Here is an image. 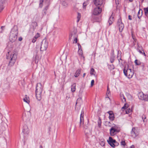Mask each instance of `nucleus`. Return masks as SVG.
Listing matches in <instances>:
<instances>
[{
    "label": "nucleus",
    "mask_w": 148,
    "mask_h": 148,
    "mask_svg": "<svg viewBox=\"0 0 148 148\" xmlns=\"http://www.w3.org/2000/svg\"><path fill=\"white\" fill-rule=\"evenodd\" d=\"M128 107V105L127 103H125L124 104L123 107L121 109H126Z\"/></svg>",
    "instance_id": "7c9ffc66"
},
{
    "label": "nucleus",
    "mask_w": 148,
    "mask_h": 148,
    "mask_svg": "<svg viewBox=\"0 0 148 148\" xmlns=\"http://www.w3.org/2000/svg\"><path fill=\"white\" fill-rule=\"evenodd\" d=\"M114 21L113 16L111 15L110 17L109 18V19L108 21L109 25H110L112 24Z\"/></svg>",
    "instance_id": "dca6fc26"
},
{
    "label": "nucleus",
    "mask_w": 148,
    "mask_h": 148,
    "mask_svg": "<svg viewBox=\"0 0 148 148\" xmlns=\"http://www.w3.org/2000/svg\"><path fill=\"white\" fill-rule=\"evenodd\" d=\"M88 123L86 124H85L84 126V129H85L84 131L86 135H87L90 132V130L88 129Z\"/></svg>",
    "instance_id": "2eb2a0df"
},
{
    "label": "nucleus",
    "mask_w": 148,
    "mask_h": 148,
    "mask_svg": "<svg viewBox=\"0 0 148 148\" xmlns=\"http://www.w3.org/2000/svg\"><path fill=\"white\" fill-rule=\"evenodd\" d=\"M66 77V75H64L63 77V80H64V81H65V79Z\"/></svg>",
    "instance_id": "680f3d73"
},
{
    "label": "nucleus",
    "mask_w": 148,
    "mask_h": 148,
    "mask_svg": "<svg viewBox=\"0 0 148 148\" xmlns=\"http://www.w3.org/2000/svg\"><path fill=\"white\" fill-rule=\"evenodd\" d=\"M88 4V1H86L85 2H84L83 3V8H84L85 9L86 8V6Z\"/></svg>",
    "instance_id": "cd10ccee"
},
{
    "label": "nucleus",
    "mask_w": 148,
    "mask_h": 148,
    "mask_svg": "<svg viewBox=\"0 0 148 148\" xmlns=\"http://www.w3.org/2000/svg\"><path fill=\"white\" fill-rule=\"evenodd\" d=\"M39 35V34L37 33V34L34 36V38H35L36 39H36L38 38V37L40 36Z\"/></svg>",
    "instance_id": "79ce46f5"
},
{
    "label": "nucleus",
    "mask_w": 148,
    "mask_h": 148,
    "mask_svg": "<svg viewBox=\"0 0 148 148\" xmlns=\"http://www.w3.org/2000/svg\"><path fill=\"white\" fill-rule=\"evenodd\" d=\"M16 27V29H12L10 32V35L9 37L10 41L13 42L15 41L17 39V36L18 34V29L17 26L14 25V27Z\"/></svg>",
    "instance_id": "7ed1b4c3"
},
{
    "label": "nucleus",
    "mask_w": 148,
    "mask_h": 148,
    "mask_svg": "<svg viewBox=\"0 0 148 148\" xmlns=\"http://www.w3.org/2000/svg\"><path fill=\"white\" fill-rule=\"evenodd\" d=\"M81 72V69H78L75 72V74L74 75V76L75 77H77L80 74Z\"/></svg>",
    "instance_id": "f3484780"
},
{
    "label": "nucleus",
    "mask_w": 148,
    "mask_h": 148,
    "mask_svg": "<svg viewBox=\"0 0 148 148\" xmlns=\"http://www.w3.org/2000/svg\"><path fill=\"white\" fill-rule=\"evenodd\" d=\"M134 62L136 65H140L142 63L139 60H136Z\"/></svg>",
    "instance_id": "b1692460"
},
{
    "label": "nucleus",
    "mask_w": 148,
    "mask_h": 148,
    "mask_svg": "<svg viewBox=\"0 0 148 148\" xmlns=\"http://www.w3.org/2000/svg\"><path fill=\"white\" fill-rule=\"evenodd\" d=\"M142 119L143 120V121L145 122L146 121V120H145L146 118V116L145 115H143L142 116Z\"/></svg>",
    "instance_id": "72a5a7b5"
},
{
    "label": "nucleus",
    "mask_w": 148,
    "mask_h": 148,
    "mask_svg": "<svg viewBox=\"0 0 148 148\" xmlns=\"http://www.w3.org/2000/svg\"><path fill=\"white\" fill-rule=\"evenodd\" d=\"M120 60H122L121 59V57H120V58L119 59V63L120 62Z\"/></svg>",
    "instance_id": "69168bd1"
},
{
    "label": "nucleus",
    "mask_w": 148,
    "mask_h": 148,
    "mask_svg": "<svg viewBox=\"0 0 148 148\" xmlns=\"http://www.w3.org/2000/svg\"><path fill=\"white\" fill-rule=\"evenodd\" d=\"M77 38H75V39L74 40V41L73 42V43H76L77 42Z\"/></svg>",
    "instance_id": "09e8293b"
},
{
    "label": "nucleus",
    "mask_w": 148,
    "mask_h": 148,
    "mask_svg": "<svg viewBox=\"0 0 148 148\" xmlns=\"http://www.w3.org/2000/svg\"><path fill=\"white\" fill-rule=\"evenodd\" d=\"M108 95H106V98H108L109 99H110L109 96H108Z\"/></svg>",
    "instance_id": "338daca9"
},
{
    "label": "nucleus",
    "mask_w": 148,
    "mask_h": 148,
    "mask_svg": "<svg viewBox=\"0 0 148 148\" xmlns=\"http://www.w3.org/2000/svg\"><path fill=\"white\" fill-rule=\"evenodd\" d=\"M123 73L124 75L128 78H131L132 77L134 74V72L132 70L130 69H128L127 70L124 69Z\"/></svg>",
    "instance_id": "20e7f679"
},
{
    "label": "nucleus",
    "mask_w": 148,
    "mask_h": 148,
    "mask_svg": "<svg viewBox=\"0 0 148 148\" xmlns=\"http://www.w3.org/2000/svg\"><path fill=\"white\" fill-rule=\"evenodd\" d=\"M108 69L111 71L113 70L114 68V66L113 64H108Z\"/></svg>",
    "instance_id": "5701e85b"
},
{
    "label": "nucleus",
    "mask_w": 148,
    "mask_h": 148,
    "mask_svg": "<svg viewBox=\"0 0 148 148\" xmlns=\"http://www.w3.org/2000/svg\"><path fill=\"white\" fill-rule=\"evenodd\" d=\"M23 100L25 102L28 103H29V101L28 99V98H27L26 97H25V98H24Z\"/></svg>",
    "instance_id": "473e14b6"
},
{
    "label": "nucleus",
    "mask_w": 148,
    "mask_h": 148,
    "mask_svg": "<svg viewBox=\"0 0 148 148\" xmlns=\"http://www.w3.org/2000/svg\"><path fill=\"white\" fill-rule=\"evenodd\" d=\"M10 51L8 52V54H6V58L9 60V63L8 65L10 66H12L14 65L17 58V53L15 51L12 52L10 54Z\"/></svg>",
    "instance_id": "f257e3e1"
},
{
    "label": "nucleus",
    "mask_w": 148,
    "mask_h": 148,
    "mask_svg": "<svg viewBox=\"0 0 148 148\" xmlns=\"http://www.w3.org/2000/svg\"><path fill=\"white\" fill-rule=\"evenodd\" d=\"M49 8V5H47L43 9L44 10H46L47 11V10Z\"/></svg>",
    "instance_id": "de8ad7c7"
},
{
    "label": "nucleus",
    "mask_w": 148,
    "mask_h": 148,
    "mask_svg": "<svg viewBox=\"0 0 148 148\" xmlns=\"http://www.w3.org/2000/svg\"><path fill=\"white\" fill-rule=\"evenodd\" d=\"M84 110L83 109L81 111V113L80 116V121L79 122V127H81V125L84 124Z\"/></svg>",
    "instance_id": "9b49d317"
},
{
    "label": "nucleus",
    "mask_w": 148,
    "mask_h": 148,
    "mask_svg": "<svg viewBox=\"0 0 148 148\" xmlns=\"http://www.w3.org/2000/svg\"><path fill=\"white\" fill-rule=\"evenodd\" d=\"M44 1V0H40V3L39 4V7L40 8H42L43 6V3Z\"/></svg>",
    "instance_id": "c85d7f7f"
},
{
    "label": "nucleus",
    "mask_w": 148,
    "mask_h": 148,
    "mask_svg": "<svg viewBox=\"0 0 148 148\" xmlns=\"http://www.w3.org/2000/svg\"><path fill=\"white\" fill-rule=\"evenodd\" d=\"M120 96L122 101L123 102H125L126 101V99L123 94L121 93L120 94Z\"/></svg>",
    "instance_id": "aec40b11"
},
{
    "label": "nucleus",
    "mask_w": 148,
    "mask_h": 148,
    "mask_svg": "<svg viewBox=\"0 0 148 148\" xmlns=\"http://www.w3.org/2000/svg\"><path fill=\"white\" fill-rule=\"evenodd\" d=\"M97 123L98 126L100 127L101 126V120L100 118H99Z\"/></svg>",
    "instance_id": "a878e982"
},
{
    "label": "nucleus",
    "mask_w": 148,
    "mask_h": 148,
    "mask_svg": "<svg viewBox=\"0 0 148 148\" xmlns=\"http://www.w3.org/2000/svg\"><path fill=\"white\" fill-rule=\"evenodd\" d=\"M117 25L118 26L119 31L120 32H122L124 28V25L122 21L121 17L118 19L117 22Z\"/></svg>",
    "instance_id": "39448f33"
},
{
    "label": "nucleus",
    "mask_w": 148,
    "mask_h": 148,
    "mask_svg": "<svg viewBox=\"0 0 148 148\" xmlns=\"http://www.w3.org/2000/svg\"><path fill=\"white\" fill-rule=\"evenodd\" d=\"M120 0H115V2L116 4H119Z\"/></svg>",
    "instance_id": "603ef678"
},
{
    "label": "nucleus",
    "mask_w": 148,
    "mask_h": 148,
    "mask_svg": "<svg viewBox=\"0 0 148 148\" xmlns=\"http://www.w3.org/2000/svg\"><path fill=\"white\" fill-rule=\"evenodd\" d=\"M142 67V69H143L145 67V64L143 62H142L140 65Z\"/></svg>",
    "instance_id": "a18cd8bd"
},
{
    "label": "nucleus",
    "mask_w": 148,
    "mask_h": 148,
    "mask_svg": "<svg viewBox=\"0 0 148 148\" xmlns=\"http://www.w3.org/2000/svg\"><path fill=\"white\" fill-rule=\"evenodd\" d=\"M132 112V110L130 109V108H129L127 109L126 110V113L127 114H128Z\"/></svg>",
    "instance_id": "c9c22d12"
},
{
    "label": "nucleus",
    "mask_w": 148,
    "mask_h": 148,
    "mask_svg": "<svg viewBox=\"0 0 148 148\" xmlns=\"http://www.w3.org/2000/svg\"><path fill=\"white\" fill-rule=\"evenodd\" d=\"M36 41V40L35 38H33L32 40V42L33 43L35 42Z\"/></svg>",
    "instance_id": "864d4df0"
},
{
    "label": "nucleus",
    "mask_w": 148,
    "mask_h": 148,
    "mask_svg": "<svg viewBox=\"0 0 148 148\" xmlns=\"http://www.w3.org/2000/svg\"><path fill=\"white\" fill-rule=\"evenodd\" d=\"M120 57H121V55L118 53L117 57V58L118 60V61H119V59Z\"/></svg>",
    "instance_id": "37998d69"
},
{
    "label": "nucleus",
    "mask_w": 148,
    "mask_h": 148,
    "mask_svg": "<svg viewBox=\"0 0 148 148\" xmlns=\"http://www.w3.org/2000/svg\"><path fill=\"white\" fill-rule=\"evenodd\" d=\"M139 49L142 50V51H143V50L142 47L141 46H139L138 45V47L137 48V50H139Z\"/></svg>",
    "instance_id": "e433bc0d"
},
{
    "label": "nucleus",
    "mask_w": 148,
    "mask_h": 148,
    "mask_svg": "<svg viewBox=\"0 0 148 148\" xmlns=\"http://www.w3.org/2000/svg\"><path fill=\"white\" fill-rule=\"evenodd\" d=\"M108 144L112 147H114V144L115 143L116 140L113 139L112 137H110L109 140H107Z\"/></svg>",
    "instance_id": "9d476101"
},
{
    "label": "nucleus",
    "mask_w": 148,
    "mask_h": 148,
    "mask_svg": "<svg viewBox=\"0 0 148 148\" xmlns=\"http://www.w3.org/2000/svg\"><path fill=\"white\" fill-rule=\"evenodd\" d=\"M143 51V52L141 54L144 55L145 56H146V54H145V53L144 52V51Z\"/></svg>",
    "instance_id": "052dcab7"
},
{
    "label": "nucleus",
    "mask_w": 148,
    "mask_h": 148,
    "mask_svg": "<svg viewBox=\"0 0 148 148\" xmlns=\"http://www.w3.org/2000/svg\"><path fill=\"white\" fill-rule=\"evenodd\" d=\"M115 56L113 54L112 55H111L110 58V62L111 63H113L115 60Z\"/></svg>",
    "instance_id": "4be33fe9"
},
{
    "label": "nucleus",
    "mask_w": 148,
    "mask_h": 148,
    "mask_svg": "<svg viewBox=\"0 0 148 148\" xmlns=\"http://www.w3.org/2000/svg\"><path fill=\"white\" fill-rule=\"evenodd\" d=\"M106 125H111V124L110 123V122H107L106 123Z\"/></svg>",
    "instance_id": "bf43d9fd"
},
{
    "label": "nucleus",
    "mask_w": 148,
    "mask_h": 148,
    "mask_svg": "<svg viewBox=\"0 0 148 148\" xmlns=\"http://www.w3.org/2000/svg\"><path fill=\"white\" fill-rule=\"evenodd\" d=\"M130 148H135L134 146L133 145H132L130 147Z\"/></svg>",
    "instance_id": "e2e57ef3"
},
{
    "label": "nucleus",
    "mask_w": 148,
    "mask_h": 148,
    "mask_svg": "<svg viewBox=\"0 0 148 148\" xmlns=\"http://www.w3.org/2000/svg\"><path fill=\"white\" fill-rule=\"evenodd\" d=\"M121 145H123L124 147H125L126 145V143L125 141L122 140L121 143Z\"/></svg>",
    "instance_id": "58836bf2"
},
{
    "label": "nucleus",
    "mask_w": 148,
    "mask_h": 148,
    "mask_svg": "<svg viewBox=\"0 0 148 148\" xmlns=\"http://www.w3.org/2000/svg\"><path fill=\"white\" fill-rule=\"evenodd\" d=\"M94 80L93 79L91 80V86L92 87L94 85Z\"/></svg>",
    "instance_id": "c03bdc74"
},
{
    "label": "nucleus",
    "mask_w": 148,
    "mask_h": 148,
    "mask_svg": "<svg viewBox=\"0 0 148 148\" xmlns=\"http://www.w3.org/2000/svg\"><path fill=\"white\" fill-rule=\"evenodd\" d=\"M43 87L41 84L39 83L37 84L35 91L36 96L37 99L40 101L42 99V93L43 90Z\"/></svg>",
    "instance_id": "f03ea898"
},
{
    "label": "nucleus",
    "mask_w": 148,
    "mask_h": 148,
    "mask_svg": "<svg viewBox=\"0 0 148 148\" xmlns=\"http://www.w3.org/2000/svg\"><path fill=\"white\" fill-rule=\"evenodd\" d=\"M138 95L139 99L145 101H148V95H144L142 92H140Z\"/></svg>",
    "instance_id": "423d86ee"
},
{
    "label": "nucleus",
    "mask_w": 148,
    "mask_h": 148,
    "mask_svg": "<svg viewBox=\"0 0 148 148\" xmlns=\"http://www.w3.org/2000/svg\"><path fill=\"white\" fill-rule=\"evenodd\" d=\"M75 87V83L73 84V85L71 86V91L73 92H75L76 89Z\"/></svg>",
    "instance_id": "412c9836"
},
{
    "label": "nucleus",
    "mask_w": 148,
    "mask_h": 148,
    "mask_svg": "<svg viewBox=\"0 0 148 148\" xmlns=\"http://www.w3.org/2000/svg\"><path fill=\"white\" fill-rule=\"evenodd\" d=\"M114 147H115L116 146H117L118 145H119V143L118 142H117V141H116L115 142V143H114Z\"/></svg>",
    "instance_id": "49530a36"
},
{
    "label": "nucleus",
    "mask_w": 148,
    "mask_h": 148,
    "mask_svg": "<svg viewBox=\"0 0 148 148\" xmlns=\"http://www.w3.org/2000/svg\"><path fill=\"white\" fill-rule=\"evenodd\" d=\"M78 54L79 56L83 58V59H84V57L83 55V51L82 49H78Z\"/></svg>",
    "instance_id": "6ab92c4d"
},
{
    "label": "nucleus",
    "mask_w": 148,
    "mask_h": 148,
    "mask_svg": "<svg viewBox=\"0 0 148 148\" xmlns=\"http://www.w3.org/2000/svg\"><path fill=\"white\" fill-rule=\"evenodd\" d=\"M95 72V71L94 69L93 68H91L90 70V74L91 75H95V74L94 73V72Z\"/></svg>",
    "instance_id": "c756f323"
},
{
    "label": "nucleus",
    "mask_w": 148,
    "mask_h": 148,
    "mask_svg": "<svg viewBox=\"0 0 148 148\" xmlns=\"http://www.w3.org/2000/svg\"><path fill=\"white\" fill-rule=\"evenodd\" d=\"M128 18L130 20H132V18H131V16L130 15H129L128 16Z\"/></svg>",
    "instance_id": "13d9d810"
},
{
    "label": "nucleus",
    "mask_w": 148,
    "mask_h": 148,
    "mask_svg": "<svg viewBox=\"0 0 148 148\" xmlns=\"http://www.w3.org/2000/svg\"><path fill=\"white\" fill-rule=\"evenodd\" d=\"M48 44L47 41H45L44 42H42L40 47V51H43L46 50L48 47Z\"/></svg>",
    "instance_id": "6e6552de"
},
{
    "label": "nucleus",
    "mask_w": 148,
    "mask_h": 148,
    "mask_svg": "<svg viewBox=\"0 0 148 148\" xmlns=\"http://www.w3.org/2000/svg\"><path fill=\"white\" fill-rule=\"evenodd\" d=\"M107 113L109 114V117L111 121H113L114 120L115 117L113 111H109L107 112Z\"/></svg>",
    "instance_id": "4468645a"
},
{
    "label": "nucleus",
    "mask_w": 148,
    "mask_h": 148,
    "mask_svg": "<svg viewBox=\"0 0 148 148\" xmlns=\"http://www.w3.org/2000/svg\"><path fill=\"white\" fill-rule=\"evenodd\" d=\"M143 14V11L141 9H140L138 13V18H141Z\"/></svg>",
    "instance_id": "a211bd4d"
},
{
    "label": "nucleus",
    "mask_w": 148,
    "mask_h": 148,
    "mask_svg": "<svg viewBox=\"0 0 148 148\" xmlns=\"http://www.w3.org/2000/svg\"><path fill=\"white\" fill-rule=\"evenodd\" d=\"M81 17V14L80 13L78 12L77 13V22H78L79 21Z\"/></svg>",
    "instance_id": "bb28decb"
},
{
    "label": "nucleus",
    "mask_w": 148,
    "mask_h": 148,
    "mask_svg": "<svg viewBox=\"0 0 148 148\" xmlns=\"http://www.w3.org/2000/svg\"><path fill=\"white\" fill-rule=\"evenodd\" d=\"M110 93V90H108L107 91L106 95H109Z\"/></svg>",
    "instance_id": "3c124183"
},
{
    "label": "nucleus",
    "mask_w": 148,
    "mask_h": 148,
    "mask_svg": "<svg viewBox=\"0 0 148 148\" xmlns=\"http://www.w3.org/2000/svg\"><path fill=\"white\" fill-rule=\"evenodd\" d=\"M47 10H43L42 12V17H43L44 16H45L47 14Z\"/></svg>",
    "instance_id": "2f4dec72"
},
{
    "label": "nucleus",
    "mask_w": 148,
    "mask_h": 148,
    "mask_svg": "<svg viewBox=\"0 0 148 148\" xmlns=\"http://www.w3.org/2000/svg\"><path fill=\"white\" fill-rule=\"evenodd\" d=\"M119 130L112 127L110 129V133L111 136H113L119 132Z\"/></svg>",
    "instance_id": "1a4fd4ad"
},
{
    "label": "nucleus",
    "mask_w": 148,
    "mask_h": 148,
    "mask_svg": "<svg viewBox=\"0 0 148 148\" xmlns=\"http://www.w3.org/2000/svg\"><path fill=\"white\" fill-rule=\"evenodd\" d=\"M94 2L96 6L101 7L103 4V0H95Z\"/></svg>",
    "instance_id": "ddd939ff"
},
{
    "label": "nucleus",
    "mask_w": 148,
    "mask_h": 148,
    "mask_svg": "<svg viewBox=\"0 0 148 148\" xmlns=\"http://www.w3.org/2000/svg\"><path fill=\"white\" fill-rule=\"evenodd\" d=\"M131 136L135 138L137 136L138 134L137 133V131L136 130L135 127H133L131 131Z\"/></svg>",
    "instance_id": "f8f14e48"
},
{
    "label": "nucleus",
    "mask_w": 148,
    "mask_h": 148,
    "mask_svg": "<svg viewBox=\"0 0 148 148\" xmlns=\"http://www.w3.org/2000/svg\"><path fill=\"white\" fill-rule=\"evenodd\" d=\"M4 7L3 4H2L0 5V12H1L4 9Z\"/></svg>",
    "instance_id": "4c0bfd02"
},
{
    "label": "nucleus",
    "mask_w": 148,
    "mask_h": 148,
    "mask_svg": "<svg viewBox=\"0 0 148 148\" xmlns=\"http://www.w3.org/2000/svg\"><path fill=\"white\" fill-rule=\"evenodd\" d=\"M96 7L94 8L93 12V14L94 15H97L101 13L102 11V8L100 6H97Z\"/></svg>",
    "instance_id": "0eeeda50"
},
{
    "label": "nucleus",
    "mask_w": 148,
    "mask_h": 148,
    "mask_svg": "<svg viewBox=\"0 0 148 148\" xmlns=\"http://www.w3.org/2000/svg\"><path fill=\"white\" fill-rule=\"evenodd\" d=\"M32 25H33L34 27L35 26L36 27L38 26V24L37 22H34L32 23Z\"/></svg>",
    "instance_id": "a19ab883"
},
{
    "label": "nucleus",
    "mask_w": 148,
    "mask_h": 148,
    "mask_svg": "<svg viewBox=\"0 0 148 148\" xmlns=\"http://www.w3.org/2000/svg\"><path fill=\"white\" fill-rule=\"evenodd\" d=\"M23 39V38L21 37H20L18 38V40L20 41H21Z\"/></svg>",
    "instance_id": "4d7b16f0"
},
{
    "label": "nucleus",
    "mask_w": 148,
    "mask_h": 148,
    "mask_svg": "<svg viewBox=\"0 0 148 148\" xmlns=\"http://www.w3.org/2000/svg\"><path fill=\"white\" fill-rule=\"evenodd\" d=\"M92 17L93 18V19H95L93 20V22L95 21H97V17L96 16H95L94 15H93L92 16Z\"/></svg>",
    "instance_id": "ea45409f"
},
{
    "label": "nucleus",
    "mask_w": 148,
    "mask_h": 148,
    "mask_svg": "<svg viewBox=\"0 0 148 148\" xmlns=\"http://www.w3.org/2000/svg\"><path fill=\"white\" fill-rule=\"evenodd\" d=\"M78 49H81V46L80 45L79 43H78Z\"/></svg>",
    "instance_id": "8fccbe9b"
},
{
    "label": "nucleus",
    "mask_w": 148,
    "mask_h": 148,
    "mask_svg": "<svg viewBox=\"0 0 148 148\" xmlns=\"http://www.w3.org/2000/svg\"><path fill=\"white\" fill-rule=\"evenodd\" d=\"M101 140L102 141H101L100 144L101 146H103L105 145V141L104 139H102Z\"/></svg>",
    "instance_id": "f704fd0d"
},
{
    "label": "nucleus",
    "mask_w": 148,
    "mask_h": 148,
    "mask_svg": "<svg viewBox=\"0 0 148 148\" xmlns=\"http://www.w3.org/2000/svg\"><path fill=\"white\" fill-rule=\"evenodd\" d=\"M82 99L81 98H79L77 99V101H81Z\"/></svg>",
    "instance_id": "6e6d98bb"
},
{
    "label": "nucleus",
    "mask_w": 148,
    "mask_h": 148,
    "mask_svg": "<svg viewBox=\"0 0 148 148\" xmlns=\"http://www.w3.org/2000/svg\"><path fill=\"white\" fill-rule=\"evenodd\" d=\"M138 52H139L140 53L142 54V53L143 51H142V50H140L139 49L138 50H137Z\"/></svg>",
    "instance_id": "5fc2aeb1"
},
{
    "label": "nucleus",
    "mask_w": 148,
    "mask_h": 148,
    "mask_svg": "<svg viewBox=\"0 0 148 148\" xmlns=\"http://www.w3.org/2000/svg\"><path fill=\"white\" fill-rule=\"evenodd\" d=\"M86 75V73H84L83 74V77H84L85 75Z\"/></svg>",
    "instance_id": "774afa93"
},
{
    "label": "nucleus",
    "mask_w": 148,
    "mask_h": 148,
    "mask_svg": "<svg viewBox=\"0 0 148 148\" xmlns=\"http://www.w3.org/2000/svg\"><path fill=\"white\" fill-rule=\"evenodd\" d=\"M72 35H73V34H70V36H69V38H71V37L72 36Z\"/></svg>",
    "instance_id": "0e129e2a"
},
{
    "label": "nucleus",
    "mask_w": 148,
    "mask_h": 148,
    "mask_svg": "<svg viewBox=\"0 0 148 148\" xmlns=\"http://www.w3.org/2000/svg\"><path fill=\"white\" fill-rule=\"evenodd\" d=\"M145 15L147 16H148V7L144 8Z\"/></svg>",
    "instance_id": "393cba45"
}]
</instances>
